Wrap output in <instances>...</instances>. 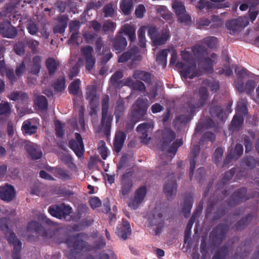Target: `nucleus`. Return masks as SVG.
Segmentation results:
<instances>
[{"label": "nucleus", "mask_w": 259, "mask_h": 259, "mask_svg": "<svg viewBox=\"0 0 259 259\" xmlns=\"http://www.w3.org/2000/svg\"><path fill=\"white\" fill-rule=\"evenodd\" d=\"M209 98L207 89L204 87H200L198 92L193 94L190 100L183 106L182 110L188 112L190 115L203 107L206 104Z\"/></svg>", "instance_id": "nucleus-1"}, {"label": "nucleus", "mask_w": 259, "mask_h": 259, "mask_svg": "<svg viewBox=\"0 0 259 259\" xmlns=\"http://www.w3.org/2000/svg\"><path fill=\"white\" fill-rule=\"evenodd\" d=\"M84 234L79 233L75 235L68 237L65 241L69 248L66 253L68 259H78L84 248L89 245L88 243L82 240Z\"/></svg>", "instance_id": "nucleus-2"}, {"label": "nucleus", "mask_w": 259, "mask_h": 259, "mask_svg": "<svg viewBox=\"0 0 259 259\" xmlns=\"http://www.w3.org/2000/svg\"><path fill=\"white\" fill-rule=\"evenodd\" d=\"M149 103L146 98H138L131 110V121L135 124L143 119L147 113Z\"/></svg>", "instance_id": "nucleus-3"}, {"label": "nucleus", "mask_w": 259, "mask_h": 259, "mask_svg": "<svg viewBox=\"0 0 259 259\" xmlns=\"http://www.w3.org/2000/svg\"><path fill=\"white\" fill-rule=\"evenodd\" d=\"M248 193V190L245 187H242L234 191L229 198L226 200L227 205L231 207H235L251 198Z\"/></svg>", "instance_id": "nucleus-4"}, {"label": "nucleus", "mask_w": 259, "mask_h": 259, "mask_svg": "<svg viewBox=\"0 0 259 259\" xmlns=\"http://www.w3.org/2000/svg\"><path fill=\"white\" fill-rule=\"evenodd\" d=\"M109 97L106 95L102 100V117L101 121V128L103 130L106 134L109 132L111 125L113 117L108 114Z\"/></svg>", "instance_id": "nucleus-5"}, {"label": "nucleus", "mask_w": 259, "mask_h": 259, "mask_svg": "<svg viewBox=\"0 0 259 259\" xmlns=\"http://www.w3.org/2000/svg\"><path fill=\"white\" fill-rule=\"evenodd\" d=\"M230 228L227 223H219L213 228L210 233V237L214 245H220L226 239V234Z\"/></svg>", "instance_id": "nucleus-6"}, {"label": "nucleus", "mask_w": 259, "mask_h": 259, "mask_svg": "<svg viewBox=\"0 0 259 259\" xmlns=\"http://www.w3.org/2000/svg\"><path fill=\"white\" fill-rule=\"evenodd\" d=\"M167 209L155 207L153 211L152 217L150 219V223L152 226H156L155 230L156 235H158L161 232L164 224L163 217L167 212Z\"/></svg>", "instance_id": "nucleus-7"}, {"label": "nucleus", "mask_w": 259, "mask_h": 259, "mask_svg": "<svg viewBox=\"0 0 259 259\" xmlns=\"http://www.w3.org/2000/svg\"><path fill=\"white\" fill-rule=\"evenodd\" d=\"M72 208L62 203L59 205H53L48 208V212L53 217L58 219H66L72 213Z\"/></svg>", "instance_id": "nucleus-8"}, {"label": "nucleus", "mask_w": 259, "mask_h": 259, "mask_svg": "<svg viewBox=\"0 0 259 259\" xmlns=\"http://www.w3.org/2000/svg\"><path fill=\"white\" fill-rule=\"evenodd\" d=\"M27 231L35 232L45 239L51 238L54 235L53 231L48 228H45L41 224L36 221H32L28 223Z\"/></svg>", "instance_id": "nucleus-9"}, {"label": "nucleus", "mask_w": 259, "mask_h": 259, "mask_svg": "<svg viewBox=\"0 0 259 259\" xmlns=\"http://www.w3.org/2000/svg\"><path fill=\"white\" fill-rule=\"evenodd\" d=\"M75 139H71L68 142L69 147L75 153L78 157H81L84 152V145L80 134L75 133Z\"/></svg>", "instance_id": "nucleus-10"}, {"label": "nucleus", "mask_w": 259, "mask_h": 259, "mask_svg": "<svg viewBox=\"0 0 259 259\" xmlns=\"http://www.w3.org/2000/svg\"><path fill=\"white\" fill-rule=\"evenodd\" d=\"M0 34L4 37L14 38L18 34V30L10 21H3L0 23Z\"/></svg>", "instance_id": "nucleus-11"}, {"label": "nucleus", "mask_w": 259, "mask_h": 259, "mask_svg": "<svg viewBox=\"0 0 259 259\" xmlns=\"http://www.w3.org/2000/svg\"><path fill=\"white\" fill-rule=\"evenodd\" d=\"M164 187V192L168 200H172L175 197L177 191V184L175 176L171 174L168 176Z\"/></svg>", "instance_id": "nucleus-12"}, {"label": "nucleus", "mask_w": 259, "mask_h": 259, "mask_svg": "<svg viewBox=\"0 0 259 259\" xmlns=\"http://www.w3.org/2000/svg\"><path fill=\"white\" fill-rule=\"evenodd\" d=\"M120 197L125 198L132 192L134 184L133 180L128 173H125L122 175L120 181Z\"/></svg>", "instance_id": "nucleus-13"}, {"label": "nucleus", "mask_w": 259, "mask_h": 259, "mask_svg": "<svg viewBox=\"0 0 259 259\" xmlns=\"http://www.w3.org/2000/svg\"><path fill=\"white\" fill-rule=\"evenodd\" d=\"M176 135L175 132L170 128L164 129L161 134L160 143L161 147L160 150L163 152L167 149L170 143L175 140Z\"/></svg>", "instance_id": "nucleus-14"}, {"label": "nucleus", "mask_w": 259, "mask_h": 259, "mask_svg": "<svg viewBox=\"0 0 259 259\" xmlns=\"http://www.w3.org/2000/svg\"><path fill=\"white\" fill-rule=\"evenodd\" d=\"M183 143L182 139H177L172 143L171 146L167 150V153L169 154H172V156H170L169 155L164 153L160 154V159L162 160V165H166L168 161H171L172 158L176 154L178 148L183 145Z\"/></svg>", "instance_id": "nucleus-15"}, {"label": "nucleus", "mask_w": 259, "mask_h": 259, "mask_svg": "<svg viewBox=\"0 0 259 259\" xmlns=\"http://www.w3.org/2000/svg\"><path fill=\"white\" fill-rule=\"evenodd\" d=\"M146 194L147 188L146 186L140 187L135 192L133 199L130 201L128 206L133 209H137L144 199Z\"/></svg>", "instance_id": "nucleus-16"}, {"label": "nucleus", "mask_w": 259, "mask_h": 259, "mask_svg": "<svg viewBox=\"0 0 259 259\" xmlns=\"http://www.w3.org/2000/svg\"><path fill=\"white\" fill-rule=\"evenodd\" d=\"M7 241L9 243L13 245L12 259H21L20 252L21 250L22 244L15 234L14 233H11L10 236L7 237Z\"/></svg>", "instance_id": "nucleus-17"}, {"label": "nucleus", "mask_w": 259, "mask_h": 259, "mask_svg": "<svg viewBox=\"0 0 259 259\" xmlns=\"http://www.w3.org/2000/svg\"><path fill=\"white\" fill-rule=\"evenodd\" d=\"M24 149L28 155L33 160L40 159L42 156L40 147L30 142H25Z\"/></svg>", "instance_id": "nucleus-18"}, {"label": "nucleus", "mask_w": 259, "mask_h": 259, "mask_svg": "<svg viewBox=\"0 0 259 259\" xmlns=\"http://www.w3.org/2000/svg\"><path fill=\"white\" fill-rule=\"evenodd\" d=\"M81 54L85 59V67L87 70L91 71L95 66L96 60L92 55L93 49L90 46L83 47L81 50Z\"/></svg>", "instance_id": "nucleus-19"}, {"label": "nucleus", "mask_w": 259, "mask_h": 259, "mask_svg": "<svg viewBox=\"0 0 259 259\" xmlns=\"http://www.w3.org/2000/svg\"><path fill=\"white\" fill-rule=\"evenodd\" d=\"M180 72L184 78H189L190 79H193L203 74L202 71L196 69V64L194 63L188 66H186Z\"/></svg>", "instance_id": "nucleus-20"}, {"label": "nucleus", "mask_w": 259, "mask_h": 259, "mask_svg": "<svg viewBox=\"0 0 259 259\" xmlns=\"http://www.w3.org/2000/svg\"><path fill=\"white\" fill-rule=\"evenodd\" d=\"M15 197L14 187L8 184L0 186V199L2 200L10 202Z\"/></svg>", "instance_id": "nucleus-21"}, {"label": "nucleus", "mask_w": 259, "mask_h": 259, "mask_svg": "<svg viewBox=\"0 0 259 259\" xmlns=\"http://www.w3.org/2000/svg\"><path fill=\"white\" fill-rule=\"evenodd\" d=\"M112 42L113 51H115L116 53H120L123 52L127 46L126 38L123 36L122 32L117 34Z\"/></svg>", "instance_id": "nucleus-22"}, {"label": "nucleus", "mask_w": 259, "mask_h": 259, "mask_svg": "<svg viewBox=\"0 0 259 259\" xmlns=\"http://www.w3.org/2000/svg\"><path fill=\"white\" fill-rule=\"evenodd\" d=\"M217 61L209 57H203L198 60L199 70H202L207 73H212L213 72V65Z\"/></svg>", "instance_id": "nucleus-23"}, {"label": "nucleus", "mask_w": 259, "mask_h": 259, "mask_svg": "<svg viewBox=\"0 0 259 259\" xmlns=\"http://www.w3.org/2000/svg\"><path fill=\"white\" fill-rule=\"evenodd\" d=\"M253 219V214L248 213L236 222L232 229L236 231H242L246 228Z\"/></svg>", "instance_id": "nucleus-24"}, {"label": "nucleus", "mask_w": 259, "mask_h": 259, "mask_svg": "<svg viewBox=\"0 0 259 259\" xmlns=\"http://www.w3.org/2000/svg\"><path fill=\"white\" fill-rule=\"evenodd\" d=\"M200 150V146L198 145H195L193 146V148L190 152L191 158L190 160V168H189V177L190 180L193 176L194 171L196 165V158L199 154Z\"/></svg>", "instance_id": "nucleus-25"}, {"label": "nucleus", "mask_w": 259, "mask_h": 259, "mask_svg": "<svg viewBox=\"0 0 259 259\" xmlns=\"http://www.w3.org/2000/svg\"><path fill=\"white\" fill-rule=\"evenodd\" d=\"M209 111L211 116L215 118L217 121L223 122L227 118L224 109L221 106H211Z\"/></svg>", "instance_id": "nucleus-26"}, {"label": "nucleus", "mask_w": 259, "mask_h": 259, "mask_svg": "<svg viewBox=\"0 0 259 259\" xmlns=\"http://www.w3.org/2000/svg\"><path fill=\"white\" fill-rule=\"evenodd\" d=\"M126 135L124 132L118 131L116 133L113 141V149L115 152L119 153L121 150Z\"/></svg>", "instance_id": "nucleus-27"}, {"label": "nucleus", "mask_w": 259, "mask_h": 259, "mask_svg": "<svg viewBox=\"0 0 259 259\" xmlns=\"http://www.w3.org/2000/svg\"><path fill=\"white\" fill-rule=\"evenodd\" d=\"M133 77L135 79L142 80L147 84H151L154 76L149 72L137 70L134 71Z\"/></svg>", "instance_id": "nucleus-28"}, {"label": "nucleus", "mask_w": 259, "mask_h": 259, "mask_svg": "<svg viewBox=\"0 0 259 259\" xmlns=\"http://www.w3.org/2000/svg\"><path fill=\"white\" fill-rule=\"evenodd\" d=\"M116 233L119 237L123 240H126L131 233L130 223L123 220L122 224L120 227L117 228Z\"/></svg>", "instance_id": "nucleus-29"}, {"label": "nucleus", "mask_w": 259, "mask_h": 259, "mask_svg": "<svg viewBox=\"0 0 259 259\" xmlns=\"http://www.w3.org/2000/svg\"><path fill=\"white\" fill-rule=\"evenodd\" d=\"M193 202V195L191 193L187 194L182 208V212L186 218H188L190 216Z\"/></svg>", "instance_id": "nucleus-30"}, {"label": "nucleus", "mask_w": 259, "mask_h": 259, "mask_svg": "<svg viewBox=\"0 0 259 259\" xmlns=\"http://www.w3.org/2000/svg\"><path fill=\"white\" fill-rule=\"evenodd\" d=\"M243 121L244 118L242 114H236L231 121L229 128V130L232 132L239 131L242 126Z\"/></svg>", "instance_id": "nucleus-31"}, {"label": "nucleus", "mask_w": 259, "mask_h": 259, "mask_svg": "<svg viewBox=\"0 0 259 259\" xmlns=\"http://www.w3.org/2000/svg\"><path fill=\"white\" fill-rule=\"evenodd\" d=\"M41 57L39 56H35L32 58V63L29 66L28 71L30 74L38 75L41 68Z\"/></svg>", "instance_id": "nucleus-32"}, {"label": "nucleus", "mask_w": 259, "mask_h": 259, "mask_svg": "<svg viewBox=\"0 0 259 259\" xmlns=\"http://www.w3.org/2000/svg\"><path fill=\"white\" fill-rule=\"evenodd\" d=\"M68 17L65 15H61L58 19V24L55 25L53 28L54 33L62 34L65 32V29L67 26Z\"/></svg>", "instance_id": "nucleus-33"}, {"label": "nucleus", "mask_w": 259, "mask_h": 259, "mask_svg": "<svg viewBox=\"0 0 259 259\" xmlns=\"http://www.w3.org/2000/svg\"><path fill=\"white\" fill-rule=\"evenodd\" d=\"M230 252V248L228 245L221 246L214 253L212 259H226Z\"/></svg>", "instance_id": "nucleus-34"}, {"label": "nucleus", "mask_w": 259, "mask_h": 259, "mask_svg": "<svg viewBox=\"0 0 259 259\" xmlns=\"http://www.w3.org/2000/svg\"><path fill=\"white\" fill-rule=\"evenodd\" d=\"M192 51L196 59L198 61L203 58L207 53V49L203 45H196L192 48Z\"/></svg>", "instance_id": "nucleus-35"}, {"label": "nucleus", "mask_w": 259, "mask_h": 259, "mask_svg": "<svg viewBox=\"0 0 259 259\" xmlns=\"http://www.w3.org/2000/svg\"><path fill=\"white\" fill-rule=\"evenodd\" d=\"M242 165L249 169H253L256 166H259V161L252 156H245L242 160Z\"/></svg>", "instance_id": "nucleus-36"}, {"label": "nucleus", "mask_w": 259, "mask_h": 259, "mask_svg": "<svg viewBox=\"0 0 259 259\" xmlns=\"http://www.w3.org/2000/svg\"><path fill=\"white\" fill-rule=\"evenodd\" d=\"M170 52L169 49H163L159 51L156 56V62L158 65H161L164 68L167 64V57Z\"/></svg>", "instance_id": "nucleus-37"}, {"label": "nucleus", "mask_w": 259, "mask_h": 259, "mask_svg": "<svg viewBox=\"0 0 259 259\" xmlns=\"http://www.w3.org/2000/svg\"><path fill=\"white\" fill-rule=\"evenodd\" d=\"M123 76L122 71H115L110 78L111 84L115 88H119L123 86V80H120Z\"/></svg>", "instance_id": "nucleus-38"}, {"label": "nucleus", "mask_w": 259, "mask_h": 259, "mask_svg": "<svg viewBox=\"0 0 259 259\" xmlns=\"http://www.w3.org/2000/svg\"><path fill=\"white\" fill-rule=\"evenodd\" d=\"M37 127L36 125H32L30 120L24 121L22 124V130L24 134L31 135L36 133Z\"/></svg>", "instance_id": "nucleus-39"}, {"label": "nucleus", "mask_w": 259, "mask_h": 259, "mask_svg": "<svg viewBox=\"0 0 259 259\" xmlns=\"http://www.w3.org/2000/svg\"><path fill=\"white\" fill-rule=\"evenodd\" d=\"M157 11L159 15L163 19L170 23L172 22V14L167 9L165 6H159Z\"/></svg>", "instance_id": "nucleus-40"}, {"label": "nucleus", "mask_w": 259, "mask_h": 259, "mask_svg": "<svg viewBox=\"0 0 259 259\" xmlns=\"http://www.w3.org/2000/svg\"><path fill=\"white\" fill-rule=\"evenodd\" d=\"M53 174L56 177L62 180V181L69 180L71 179L69 172L63 168H55L53 169Z\"/></svg>", "instance_id": "nucleus-41"}, {"label": "nucleus", "mask_w": 259, "mask_h": 259, "mask_svg": "<svg viewBox=\"0 0 259 259\" xmlns=\"http://www.w3.org/2000/svg\"><path fill=\"white\" fill-rule=\"evenodd\" d=\"M133 7V0H122L120 4V9L125 15L130 14Z\"/></svg>", "instance_id": "nucleus-42"}, {"label": "nucleus", "mask_w": 259, "mask_h": 259, "mask_svg": "<svg viewBox=\"0 0 259 259\" xmlns=\"http://www.w3.org/2000/svg\"><path fill=\"white\" fill-rule=\"evenodd\" d=\"M124 110V102L122 99H118L116 102L114 114L116 121H118Z\"/></svg>", "instance_id": "nucleus-43"}, {"label": "nucleus", "mask_w": 259, "mask_h": 259, "mask_svg": "<svg viewBox=\"0 0 259 259\" xmlns=\"http://www.w3.org/2000/svg\"><path fill=\"white\" fill-rule=\"evenodd\" d=\"M80 80L78 78L73 81L68 87L69 93L74 96H77L80 92Z\"/></svg>", "instance_id": "nucleus-44"}, {"label": "nucleus", "mask_w": 259, "mask_h": 259, "mask_svg": "<svg viewBox=\"0 0 259 259\" xmlns=\"http://www.w3.org/2000/svg\"><path fill=\"white\" fill-rule=\"evenodd\" d=\"M34 104L39 109L46 110L48 109V103L46 97L42 95L38 96L34 100Z\"/></svg>", "instance_id": "nucleus-45"}, {"label": "nucleus", "mask_w": 259, "mask_h": 259, "mask_svg": "<svg viewBox=\"0 0 259 259\" xmlns=\"http://www.w3.org/2000/svg\"><path fill=\"white\" fill-rule=\"evenodd\" d=\"M46 65L50 75L53 74L58 69V64L55 60L52 58H49L46 60Z\"/></svg>", "instance_id": "nucleus-46"}, {"label": "nucleus", "mask_w": 259, "mask_h": 259, "mask_svg": "<svg viewBox=\"0 0 259 259\" xmlns=\"http://www.w3.org/2000/svg\"><path fill=\"white\" fill-rule=\"evenodd\" d=\"M146 27H141L138 31V45L142 48H146V39L145 37Z\"/></svg>", "instance_id": "nucleus-47"}, {"label": "nucleus", "mask_w": 259, "mask_h": 259, "mask_svg": "<svg viewBox=\"0 0 259 259\" xmlns=\"http://www.w3.org/2000/svg\"><path fill=\"white\" fill-rule=\"evenodd\" d=\"M203 83L209 88L210 91L217 92L220 89L219 81L214 79H206L203 80Z\"/></svg>", "instance_id": "nucleus-48"}, {"label": "nucleus", "mask_w": 259, "mask_h": 259, "mask_svg": "<svg viewBox=\"0 0 259 259\" xmlns=\"http://www.w3.org/2000/svg\"><path fill=\"white\" fill-rule=\"evenodd\" d=\"M168 38V34L164 30H162L158 36L155 39L153 43L156 46H161L165 44Z\"/></svg>", "instance_id": "nucleus-49"}, {"label": "nucleus", "mask_w": 259, "mask_h": 259, "mask_svg": "<svg viewBox=\"0 0 259 259\" xmlns=\"http://www.w3.org/2000/svg\"><path fill=\"white\" fill-rule=\"evenodd\" d=\"M102 57L101 59V65H105L112 57L113 55L110 52V49L109 47L103 48Z\"/></svg>", "instance_id": "nucleus-50"}, {"label": "nucleus", "mask_w": 259, "mask_h": 259, "mask_svg": "<svg viewBox=\"0 0 259 259\" xmlns=\"http://www.w3.org/2000/svg\"><path fill=\"white\" fill-rule=\"evenodd\" d=\"M226 27L228 29L232 30L233 33L237 32L241 29L237 19H234L227 21L226 23Z\"/></svg>", "instance_id": "nucleus-51"}, {"label": "nucleus", "mask_w": 259, "mask_h": 259, "mask_svg": "<svg viewBox=\"0 0 259 259\" xmlns=\"http://www.w3.org/2000/svg\"><path fill=\"white\" fill-rule=\"evenodd\" d=\"M10 223V219L7 218H2L0 219V228L1 230L5 232V234L13 233L10 232L9 225ZM10 235V234H9ZM9 235L8 236H9Z\"/></svg>", "instance_id": "nucleus-52"}, {"label": "nucleus", "mask_w": 259, "mask_h": 259, "mask_svg": "<svg viewBox=\"0 0 259 259\" xmlns=\"http://www.w3.org/2000/svg\"><path fill=\"white\" fill-rule=\"evenodd\" d=\"M172 8L178 16L181 15L186 12L185 7L182 2H175L172 5Z\"/></svg>", "instance_id": "nucleus-53"}, {"label": "nucleus", "mask_w": 259, "mask_h": 259, "mask_svg": "<svg viewBox=\"0 0 259 259\" xmlns=\"http://www.w3.org/2000/svg\"><path fill=\"white\" fill-rule=\"evenodd\" d=\"M8 98L12 101H16L21 99L22 100H25L27 98V96L26 94L23 93L22 92L14 91L8 96Z\"/></svg>", "instance_id": "nucleus-54"}, {"label": "nucleus", "mask_w": 259, "mask_h": 259, "mask_svg": "<svg viewBox=\"0 0 259 259\" xmlns=\"http://www.w3.org/2000/svg\"><path fill=\"white\" fill-rule=\"evenodd\" d=\"M202 42L208 48H214L218 43V39L214 36H207L202 40Z\"/></svg>", "instance_id": "nucleus-55"}, {"label": "nucleus", "mask_w": 259, "mask_h": 259, "mask_svg": "<svg viewBox=\"0 0 259 259\" xmlns=\"http://www.w3.org/2000/svg\"><path fill=\"white\" fill-rule=\"evenodd\" d=\"M25 43L22 41H18L14 46V51L19 56H23L25 54Z\"/></svg>", "instance_id": "nucleus-56"}, {"label": "nucleus", "mask_w": 259, "mask_h": 259, "mask_svg": "<svg viewBox=\"0 0 259 259\" xmlns=\"http://www.w3.org/2000/svg\"><path fill=\"white\" fill-rule=\"evenodd\" d=\"M160 33L156 26L151 25L148 27V34L153 42Z\"/></svg>", "instance_id": "nucleus-57"}, {"label": "nucleus", "mask_w": 259, "mask_h": 259, "mask_svg": "<svg viewBox=\"0 0 259 259\" xmlns=\"http://www.w3.org/2000/svg\"><path fill=\"white\" fill-rule=\"evenodd\" d=\"M114 9L112 3L106 5L103 8V13L105 17H112L114 15Z\"/></svg>", "instance_id": "nucleus-58"}, {"label": "nucleus", "mask_w": 259, "mask_h": 259, "mask_svg": "<svg viewBox=\"0 0 259 259\" xmlns=\"http://www.w3.org/2000/svg\"><path fill=\"white\" fill-rule=\"evenodd\" d=\"M234 174L235 169L234 168L231 169L230 170L226 171L225 173L224 176H223L220 183H222L223 186L229 183V182L232 179Z\"/></svg>", "instance_id": "nucleus-59"}, {"label": "nucleus", "mask_w": 259, "mask_h": 259, "mask_svg": "<svg viewBox=\"0 0 259 259\" xmlns=\"http://www.w3.org/2000/svg\"><path fill=\"white\" fill-rule=\"evenodd\" d=\"M196 220L191 218L189 220L185 231V238L184 242L186 243L187 241L189 239L191 236V230L192 228L193 225Z\"/></svg>", "instance_id": "nucleus-60"}, {"label": "nucleus", "mask_w": 259, "mask_h": 259, "mask_svg": "<svg viewBox=\"0 0 259 259\" xmlns=\"http://www.w3.org/2000/svg\"><path fill=\"white\" fill-rule=\"evenodd\" d=\"M223 154L224 150L222 148L218 147L215 150L213 155V160L215 164H218L220 163Z\"/></svg>", "instance_id": "nucleus-61"}, {"label": "nucleus", "mask_w": 259, "mask_h": 259, "mask_svg": "<svg viewBox=\"0 0 259 259\" xmlns=\"http://www.w3.org/2000/svg\"><path fill=\"white\" fill-rule=\"evenodd\" d=\"M100 146L98 148L99 152L103 159L105 160L108 156L107 148L106 147L105 142L104 141H100Z\"/></svg>", "instance_id": "nucleus-62"}, {"label": "nucleus", "mask_w": 259, "mask_h": 259, "mask_svg": "<svg viewBox=\"0 0 259 259\" xmlns=\"http://www.w3.org/2000/svg\"><path fill=\"white\" fill-rule=\"evenodd\" d=\"M255 86V81L253 80H247L245 84L244 92H245L248 95H251L254 92Z\"/></svg>", "instance_id": "nucleus-63"}, {"label": "nucleus", "mask_w": 259, "mask_h": 259, "mask_svg": "<svg viewBox=\"0 0 259 259\" xmlns=\"http://www.w3.org/2000/svg\"><path fill=\"white\" fill-rule=\"evenodd\" d=\"M223 20L218 16L213 15L211 18V27L218 28L223 25Z\"/></svg>", "instance_id": "nucleus-64"}]
</instances>
